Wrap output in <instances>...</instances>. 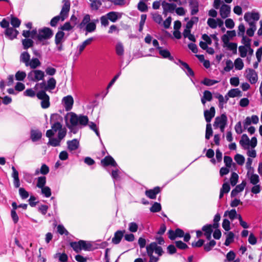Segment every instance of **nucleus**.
<instances>
[{
  "instance_id": "1",
  "label": "nucleus",
  "mask_w": 262,
  "mask_h": 262,
  "mask_svg": "<svg viewBox=\"0 0 262 262\" xmlns=\"http://www.w3.org/2000/svg\"><path fill=\"white\" fill-rule=\"evenodd\" d=\"M67 125L69 128L72 129L73 127L80 125L85 126L89 123V118L86 116L77 115L71 112L66 117Z\"/></svg>"
},
{
  "instance_id": "2",
  "label": "nucleus",
  "mask_w": 262,
  "mask_h": 262,
  "mask_svg": "<svg viewBox=\"0 0 262 262\" xmlns=\"http://www.w3.org/2000/svg\"><path fill=\"white\" fill-rule=\"evenodd\" d=\"M63 5L60 13V15L53 17L51 21L50 25L52 27L56 26L60 19L63 21L68 16L70 9V2L69 0H63Z\"/></svg>"
},
{
  "instance_id": "3",
  "label": "nucleus",
  "mask_w": 262,
  "mask_h": 262,
  "mask_svg": "<svg viewBox=\"0 0 262 262\" xmlns=\"http://www.w3.org/2000/svg\"><path fill=\"white\" fill-rule=\"evenodd\" d=\"M45 75L43 71L40 70H33L28 74V79L29 81L37 82L44 80Z\"/></svg>"
},
{
  "instance_id": "4",
  "label": "nucleus",
  "mask_w": 262,
  "mask_h": 262,
  "mask_svg": "<svg viewBox=\"0 0 262 262\" xmlns=\"http://www.w3.org/2000/svg\"><path fill=\"white\" fill-rule=\"evenodd\" d=\"M36 96L41 100V106L43 108H47L50 106V97L44 91H38Z\"/></svg>"
},
{
  "instance_id": "5",
  "label": "nucleus",
  "mask_w": 262,
  "mask_h": 262,
  "mask_svg": "<svg viewBox=\"0 0 262 262\" xmlns=\"http://www.w3.org/2000/svg\"><path fill=\"white\" fill-rule=\"evenodd\" d=\"M52 31L49 28H44L38 30V33L37 36V39L40 41L50 38L53 35Z\"/></svg>"
},
{
  "instance_id": "6",
  "label": "nucleus",
  "mask_w": 262,
  "mask_h": 262,
  "mask_svg": "<svg viewBox=\"0 0 262 262\" xmlns=\"http://www.w3.org/2000/svg\"><path fill=\"white\" fill-rule=\"evenodd\" d=\"M259 13L256 12H246L244 15V19L249 25H256V22L259 19Z\"/></svg>"
},
{
  "instance_id": "7",
  "label": "nucleus",
  "mask_w": 262,
  "mask_h": 262,
  "mask_svg": "<svg viewBox=\"0 0 262 262\" xmlns=\"http://www.w3.org/2000/svg\"><path fill=\"white\" fill-rule=\"evenodd\" d=\"M245 77L251 84L255 83L258 80L257 73L254 70L250 68L246 70Z\"/></svg>"
},
{
  "instance_id": "8",
  "label": "nucleus",
  "mask_w": 262,
  "mask_h": 262,
  "mask_svg": "<svg viewBox=\"0 0 262 262\" xmlns=\"http://www.w3.org/2000/svg\"><path fill=\"white\" fill-rule=\"evenodd\" d=\"M146 249L150 251L151 250L152 253H154V251H155V253L159 256L162 255L164 253L162 247L158 246L157 243L156 242H152L150 244L148 245L146 247Z\"/></svg>"
},
{
  "instance_id": "9",
  "label": "nucleus",
  "mask_w": 262,
  "mask_h": 262,
  "mask_svg": "<svg viewBox=\"0 0 262 262\" xmlns=\"http://www.w3.org/2000/svg\"><path fill=\"white\" fill-rule=\"evenodd\" d=\"M163 9V14L166 15L168 12H173L176 8V5L173 3H168L165 1H163L161 4Z\"/></svg>"
},
{
  "instance_id": "10",
  "label": "nucleus",
  "mask_w": 262,
  "mask_h": 262,
  "mask_svg": "<svg viewBox=\"0 0 262 262\" xmlns=\"http://www.w3.org/2000/svg\"><path fill=\"white\" fill-rule=\"evenodd\" d=\"M227 123V117L225 114H223L215 118L213 126L215 127H218L221 126L226 125Z\"/></svg>"
},
{
  "instance_id": "11",
  "label": "nucleus",
  "mask_w": 262,
  "mask_h": 262,
  "mask_svg": "<svg viewBox=\"0 0 262 262\" xmlns=\"http://www.w3.org/2000/svg\"><path fill=\"white\" fill-rule=\"evenodd\" d=\"M231 8L229 6L223 4L220 8V14L222 18L228 17L230 13Z\"/></svg>"
},
{
  "instance_id": "12",
  "label": "nucleus",
  "mask_w": 262,
  "mask_h": 262,
  "mask_svg": "<svg viewBox=\"0 0 262 262\" xmlns=\"http://www.w3.org/2000/svg\"><path fill=\"white\" fill-rule=\"evenodd\" d=\"M62 102L64 104L66 110L70 111L72 108L74 100L71 96L69 95L62 99Z\"/></svg>"
},
{
  "instance_id": "13",
  "label": "nucleus",
  "mask_w": 262,
  "mask_h": 262,
  "mask_svg": "<svg viewBox=\"0 0 262 262\" xmlns=\"http://www.w3.org/2000/svg\"><path fill=\"white\" fill-rule=\"evenodd\" d=\"M215 114V108L211 106L209 110L204 111V114L206 121L209 123L212 119L214 117Z\"/></svg>"
},
{
  "instance_id": "14",
  "label": "nucleus",
  "mask_w": 262,
  "mask_h": 262,
  "mask_svg": "<svg viewBox=\"0 0 262 262\" xmlns=\"http://www.w3.org/2000/svg\"><path fill=\"white\" fill-rule=\"evenodd\" d=\"M101 164L103 166L111 165L114 167H117V164L114 159L111 156H106L101 161Z\"/></svg>"
},
{
  "instance_id": "15",
  "label": "nucleus",
  "mask_w": 262,
  "mask_h": 262,
  "mask_svg": "<svg viewBox=\"0 0 262 262\" xmlns=\"http://www.w3.org/2000/svg\"><path fill=\"white\" fill-rule=\"evenodd\" d=\"M161 191V188L159 187H156L152 189H149L145 191L146 195L151 199H155L156 198L157 194L160 193Z\"/></svg>"
},
{
  "instance_id": "16",
  "label": "nucleus",
  "mask_w": 262,
  "mask_h": 262,
  "mask_svg": "<svg viewBox=\"0 0 262 262\" xmlns=\"http://www.w3.org/2000/svg\"><path fill=\"white\" fill-rule=\"evenodd\" d=\"M213 228V226L211 224L205 225L202 228V230L204 232V235L208 240L211 239Z\"/></svg>"
},
{
  "instance_id": "17",
  "label": "nucleus",
  "mask_w": 262,
  "mask_h": 262,
  "mask_svg": "<svg viewBox=\"0 0 262 262\" xmlns=\"http://www.w3.org/2000/svg\"><path fill=\"white\" fill-rule=\"evenodd\" d=\"M68 148L70 151L75 150L79 147V142L77 139H74L67 142Z\"/></svg>"
},
{
  "instance_id": "18",
  "label": "nucleus",
  "mask_w": 262,
  "mask_h": 262,
  "mask_svg": "<svg viewBox=\"0 0 262 262\" xmlns=\"http://www.w3.org/2000/svg\"><path fill=\"white\" fill-rule=\"evenodd\" d=\"M239 144L242 147L245 149L249 148L250 145V139L247 135L244 134L242 135Z\"/></svg>"
},
{
  "instance_id": "19",
  "label": "nucleus",
  "mask_w": 262,
  "mask_h": 262,
  "mask_svg": "<svg viewBox=\"0 0 262 262\" xmlns=\"http://www.w3.org/2000/svg\"><path fill=\"white\" fill-rule=\"evenodd\" d=\"M212 93L207 90L203 92V96L201 98V102L203 105H205L207 101H211L212 99Z\"/></svg>"
},
{
  "instance_id": "20",
  "label": "nucleus",
  "mask_w": 262,
  "mask_h": 262,
  "mask_svg": "<svg viewBox=\"0 0 262 262\" xmlns=\"http://www.w3.org/2000/svg\"><path fill=\"white\" fill-rule=\"evenodd\" d=\"M125 232V231H117L114 235V236L112 238V242L115 244H119Z\"/></svg>"
},
{
  "instance_id": "21",
  "label": "nucleus",
  "mask_w": 262,
  "mask_h": 262,
  "mask_svg": "<svg viewBox=\"0 0 262 262\" xmlns=\"http://www.w3.org/2000/svg\"><path fill=\"white\" fill-rule=\"evenodd\" d=\"M41 62L37 58H33L30 60L26 67H30L31 69L35 70L37 67L40 66Z\"/></svg>"
},
{
  "instance_id": "22",
  "label": "nucleus",
  "mask_w": 262,
  "mask_h": 262,
  "mask_svg": "<svg viewBox=\"0 0 262 262\" xmlns=\"http://www.w3.org/2000/svg\"><path fill=\"white\" fill-rule=\"evenodd\" d=\"M18 34V31L13 28H8L5 31L6 35L11 39L15 38Z\"/></svg>"
},
{
  "instance_id": "23",
  "label": "nucleus",
  "mask_w": 262,
  "mask_h": 262,
  "mask_svg": "<svg viewBox=\"0 0 262 262\" xmlns=\"http://www.w3.org/2000/svg\"><path fill=\"white\" fill-rule=\"evenodd\" d=\"M90 7L91 10L97 11L102 5V3L100 0H89Z\"/></svg>"
},
{
  "instance_id": "24",
  "label": "nucleus",
  "mask_w": 262,
  "mask_h": 262,
  "mask_svg": "<svg viewBox=\"0 0 262 262\" xmlns=\"http://www.w3.org/2000/svg\"><path fill=\"white\" fill-rule=\"evenodd\" d=\"M42 137V133L40 131L38 130H31V139L33 142L37 141L41 139Z\"/></svg>"
},
{
  "instance_id": "25",
  "label": "nucleus",
  "mask_w": 262,
  "mask_h": 262,
  "mask_svg": "<svg viewBox=\"0 0 262 262\" xmlns=\"http://www.w3.org/2000/svg\"><path fill=\"white\" fill-rule=\"evenodd\" d=\"M247 176L249 179L250 182L252 185L258 184L259 182V176L254 173H250L249 172L247 173Z\"/></svg>"
},
{
  "instance_id": "26",
  "label": "nucleus",
  "mask_w": 262,
  "mask_h": 262,
  "mask_svg": "<svg viewBox=\"0 0 262 262\" xmlns=\"http://www.w3.org/2000/svg\"><path fill=\"white\" fill-rule=\"evenodd\" d=\"M106 16L108 17L109 20L115 23L119 18L121 17V15L119 13L117 12L112 11L106 14Z\"/></svg>"
},
{
  "instance_id": "27",
  "label": "nucleus",
  "mask_w": 262,
  "mask_h": 262,
  "mask_svg": "<svg viewBox=\"0 0 262 262\" xmlns=\"http://www.w3.org/2000/svg\"><path fill=\"white\" fill-rule=\"evenodd\" d=\"M30 60V55L27 52H23L20 56V61L26 66Z\"/></svg>"
},
{
  "instance_id": "28",
  "label": "nucleus",
  "mask_w": 262,
  "mask_h": 262,
  "mask_svg": "<svg viewBox=\"0 0 262 262\" xmlns=\"http://www.w3.org/2000/svg\"><path fill=\"white\" fill-rule=\"evenodd\" d=\"M34 89L36 91H44L45 92L46 91H48L47 83L45 82L37 83L34 86Z\"/></svg>"
},
{
  "instance_id": "29",
  "label": "nucleus",
  "mask_w": 262,
  "mask_h": 262,
  "mask_svg": "<svg viewBox=\"0 0 262 262\" xmlns=\"http://www.w3.org/2000/svg\"><path fill=\"white\" fill-rule=\"evenodd\" d=\"M228 95L229 97H235L238 96H241V92L238 89H233L230 90L228 92Z\"/></svg>"
},
{
  "instance_id": "30",
  "label": "nucleus",
  "mask_w": 262,
  "mask_h": 262,
  "mask_svg": "<svg viewBox=\"0 0 262 262\" xmlns=\"http://www.w3.org/2000/svg\"><path fill=\"white\" fill-rule=\"evenodd\" d=\"M234 66L235 67V69L237 70H241L244 68V62L243 60L240 58H237L236 59L234 62Z\"/></svg>"
},
{
  "instance_id": "31",
  "label": "nucleus",
  "mask_w": 262,
  "mask_h": 262,
  "mask_svg": "<svg viewBox=\"0 0 262 262\" xmlns=\"http://www.w3.org/2000/svg\"><path fill=\"white\" fill-rule=\"evenodd\" d=\"M64 35V32L62 31H58L55 35V42L57 45L61 43Z\"/></svg>"
},
{
  "instance_id": "32",
  "label": "nucleus",
  "mask_w": 262,
  "mask_h": 262,
  "mask_svg": "<svg viewBox=\"0 0 262 262\" xmlns=\"http://www.w3.org/2000/svg\"><path fill=\"white\" fill-rule=\"evenodd\" d=\"M224 47H226L229 50L232 51L233 54L237 53V45L236 43L230 42Z\"/></svg>"
},
{
  "instance_id": "33",
  "label": "nucleus",
  "mask_w": 262,
  "mask_h": 262,
  "mask_svg": "<svg viewBox=\"0 0 262 262\" xmlns=\"http://www.w3.org/2000/svg\"><path fill=\"white\" fill-rule=\"evenodd\" d=\"M36 186L39 188H42L45 186L46 183V178L44 176L39 177L37 178Z\"/></svg>"
},
{
  "instance_id": "34",
  "label": "nucleus",
  "mask_w": 262,
  "mask_h": 262,
  "mask_svg": "<svg viewBox=\"0 0 262 262\" xmlns=\"http://www.w3.org/2000/svg\"><path fill=\"white\" fill-rule=\"evenodd\" d=\"M159 54L163 58H168L170 60H173V57L171 56L170 52L167 50H162V48L159 49Z\"/></svg>"
},
{
  "instance_id": "35",
  "label": "nucleus",
  "mask_w": 262,
  "mask_h": 262,
  "mask_svg": "<svg viewBox=\"0 0 262 262\" xmlns=\"http://www.w3.org/2000/svg\"><path fill=\"white\" fill-rule=\"evenodd\" d=\"M56 80L53 77L50 78L47 81V83L48 90H54L56 86Z\"/></svg>"
},
{
  "instance_id": "36",
  "label": "nucleus",
  "mask_w": 262,
  "mask_h": 262,
  "mask_svg": "<svg viewBox=\"0 0 262 262\" xmlns=\"http://www.w3.org/2000/svg\"><path fill=\"white\" fill-rule=\"evenodd\" d=\"M81 251L84 250L85 251L90 250L92 245L90 243H88L84 241H80Z\"/></svg>"
},
{
  "instance_id": "37",
  "label": "nucleus",
  "mask_w": 262,
  "mask_h": 262,
  "mask_svg": "<svg viewBox=\"0 0 262 262\" xmlns=\"http://www.w3.org/2000/svg\"><path fill=\"white\" fill-rule=\"evenodd\" d=\"M116 53L119 56H123L124 54V47L122 43L118 42L116 46Z\"/></svg>"
},
{
  "instance_id": "38",
  "label": "nucleus",
  "mask_w": 262,
  "mask_h": 262,
  "mask_svg": "<svg viewBox=\"0 0 262 262\" xmlns=\"http://www.w3.org/2000/svg\"><path fill=\"white\" fill-rule=\"evenodd\" d=\"M213 131L210 123H207L206 125L205 138L207 140L209 139L211 136H212Z\"/></svg>"
},
{
  "instance_id": "39",
  "label": "nucleus",
  "mask_w": 262,
  "mask_h": 262,
  "mask_svg": "<svg viewBox=\"0 0 262 262\" xmlns=\"http://www.w3.org/2000/svg\"><path fill=\"white\" fill-rule=\"evenodd\" d=\"M234 235L232 232H229L227 233L226 239L225 242L226 246H229L233 241Z\"/></svg>"
},
{
  "instance_id": "40",
  "label": "nucleus",
  "mask_w": 262,
  "mask_h": 262,
  "mask_svg": "<svg viewBox=\"0 0 262 262\" xmlns=\"http://www.w3.org/2000/svg\"><path fill=\"white\" fill-rule=\"evenodd\" d=\"M152 18L155 22L158 24H161L163 21L162 16L158 13H154L151 14Z\"/></svg>"
},
{
  "instance_id": "41",
  "label": "nucleus",
  "mask_w": 262,
  "mask_h": 262,
  "mask_svg": "<svg viewBox=\"0 0 262 262\" xmlns=\"http://www.w3.org/2000/svg\"><path fill=\"white\" fill-rule=\"evenodd\" d=\"M234 159L236 162L239 165H243L245 160L244 157L240 154H236L234 156Z\"/></svg>"
},
{
  "instance_id": "42",
  "label": "nucleus",
  "mask_w": 262,
  "mask_h": 262,
  "mask_svg": "<svg viewBox=\"0 0 262 262\" xmlns=\"http://www.w3.org/2000/svg\"><path fill=\"white\" fill-rule=\"evenodd\" d=\"M26 77V73L25 72L18 71L15 74L16 80L18 81H23Z\"/></svg>"
},
{
  "instance_id": "43",
  "label": "nucleus",
  "mask_w": 262,
  "mask_h": 262,
  "mask_svg": "<svg viewBox=\"0 0 262 262\" xmlns=\"http://www.w3.org/2000/svg\"><path fill=\"white\" fill-rule=\"evenodd\" d=\"M228 215L229 217L231 220H233L235 218H236V216L237 215V214L236 213V211L235 209H232L230 211H226L224 213V216H226Z\"/></svg>"
},
{
  "instance_id": "44",
  "label": "nucleus",
  "mask_w": 262,
  "mask_h": 262,
  "mask_svg": "<svg viewBox=\"0 0 262 262\" xmlns=\"http://www.w3.org/2000/svg\"><path fill=\"white\" fill-rule=\"evenodd\" d=\"M23 45L25 49L31 47L33 45V41L31 39H25L22 40Z\"/></svg>"
},
{
  "instance_id": "45",
  "label": "nucleus",
  "mask_w": 262,
  "mask_h": 262,
  "mask_svg": "<svg viewBox=\"0 0 262 262\" xmlns=\"http://www.w3.org/2000/svg\"><path fill=\"white\" fill-rule=\"evenodd\" d=\"M238 179V176L235 172H232L231 174V178L230 179V184L232 186H235L237 183Z\"/></svg>"
},
{
  "instance_id": "46",
  "label": "nucleus",
  "mask_w": 262,
  "mask_h": 262,
  "mask_svg": "<svg viewBox=\"0 0 262 262\" xmlns=\"http://www.w3.org/2000/svg\"><path fill=\"white\" fill-rule=\"evenodd\" d=\"M161 210V206L160 203L155 202L150 208L152 212H158Z\"/></svg>"
},
{
  "instance_id": "47",
  "label": "nucleus",
  "mask_w": 262,
  "mask_h": 262,
  "mask_svg": "<svg viewBox=\"0 0 262 262\" xmlns=\"http://www.w3.org/2000/svg\"><path fill=\"white\" fill-rule=\"evenodd\" d=\"M234 67V63L230 59H228L226 61V66L224 67V71L226 72H229Z\"/></svg>"
},
{
  "instance_id": "48",
  "label": "nucleus",
  "mask_w": 262,
  "mask_h": 262,
  "mask_svg": "<svg viewBox=\"0 0 262 262\" xmlns=\"http://www.w3.org/2000/svg\"><path fill=\"white\" fill-rule=\"evenodd\" d=\"M238 51L240 53V56L242 57H245L248 52V48L246 46H241L238 48Z\"/></svg>"
},
{
  "instance_id": "49",
  "label": "nucleus",
  "mask_w": 262,
  "mask_h": 262,
  "mask_svg": "<svg viewBox=\"0 0 262 262\" xmlns=\"http://www.w3.org/2000/svg\"><path fill=\"white\" fill-rule=\"evenodd\" d=\"M216 245V242L214 240L210 241L204 245V248L206 251H209Z\"/></svg>"
},
{
  "instance_id": "50",
  "label": "nucleus",
  "mask_w": 262,
  "mask_h": 262,
  "mask_svg": "<svg viewBox=\"0 0 262 262\" xmlns=\"http://www.w3.org/2000/svg\"><path fill=\"white\" fill-rule=\"evenodd\" d=\"M207 25L212 29H215L217 27V19L209 18L207 20Z\"/></svg>"
},
{
  "instance_id": "51",
  "label": "nucleus",
  "mask_w": 262,
  "mask_h": 262,
  "mask_svg": "<svg viewBox=\"0 0 262 262\" xmlns=\"http://www.w3.org/2000/svg\"><path fill=\"white\" fill-rule=\"evenodd\" d=\"M54 257L55 258H58L59 260L61 262H66L68 260V256L65 253H56Z\"/></svg>"
},
{
  "instance_id": "52",
  "label": "nucleus",
  "mask_w": 262,
  "mask_h": 262,
  "mask_svg": "<svg viewBox=\"0 0 262 262\" xmlns=\"http://www.w3.org/2000/svg\"><path fill=\"white\" fill-rule=\"evenodd\" d=\"M250 26V28L247 30V34L250 37L253 36L254 33L256 30V25H249Z\"/></svg>"
},
{
  "instance_id": "53",
  "label": "nucleus",
  "mask_w": 262,
  "mask_h": 262,
  "mask_svg": "<svg viewBox=\"0 0 262 262\" xmlns=\"http://www.w3.org/2000/svg\"><path fill=\"white\" fill-rule=\"evenodd\" d=\"M96 28V24L93 22H91L86 25L85 30L88 32H92L94 31Z\"/></svg>"
},
{
  "instance_id": "54",
  "label": "nucleus",
  "mask_w": 262,
  "mask_h": 262,
  "mask_svg": "<svg viewBox=\"0 0 262 262\" xmlns=\"http://www.w3.org/2000/svg\"><path fill=\"white\" fill-rule=\"evenodd\" d=\"M41 189V193L47 198H49L51 195V190L49 187L45 186Z\"/></svg>"
},
{
  "instance_id": "55",
  "label": "nucleus",
  "mask_w": 262,
  "mask_h": 262,
  "mask_svg": "<svg viewBox=\"0 0 262 262\" xmlns=\"http://www.w3.org/2000/svg\"><path fill=\"white\" fill-rule=\"evenodd\" d=\"M235 257V253L233 251H229L226 255V260H225V262L228 261H233L234 260Z\"/></svg>"
},
{
  "instance_id": "56",
  "label": "nucleus",
  "mask_w": 262,
  "mask_h": 262,
  "mask_svg": "<svg viewBox=\"0 0 262 262\" xmlns=\"http://www.w3.org/2000/svg\"><path fill=\"white\" fill-rule=\"evenodd\" d=\"M70 245L77 253H79L81 251L80 241L78 242H72Z\"/></svg>"
},
{
  "instance_id": "57",
  "label": "nucleus",
  "mask_w": 262,
  "mask_h": 262,
  "mask_svg": "<svg viewBox=\"0 0 262 262\" xmlns=\"http://www.w3.org/2000/svg\"><path fill=\"white\" fill-rule=\"evenodd\" d=\"M218 81L215 80H212L208 78H205L203 81H202V83L207 86H211L216 83Z\"/></svg>"
},
{
  "instance_id": "58",
  "label": "nucleus",
  "mask_w": 262,
  "mask_h": 262,
  "mask_svg": "<svg viewBox=\"0 0 262 262\" xmlns=\"http://www.w3.org/2000/svg\"><path fill=\"white\" fill-rule=\"evenodd\" d=\"M90 16L89 14H87L84 16L83 17L81 23L79 25V27L80 28H82L85 25H87L90 23Z\"/></svg>"
},
{
  "instance_id": "59",
  "label": "nucleus",
  "mask_w": 262,
  "mask_h": 262,
  "mask_svg": "<svg viewBox=\"0 0 262 262\" xmlns=\"http://www.w3.org/2000/svg\"><path fill=\"white\" fill-rule=\"evenodd\" d=\"M60 140L59 139L56 138H50L48 142V144H50L53 146H57L60 145Z\"/></svg>"
},
{
  "instance_id": "60",
  "label": "nucleus",
  "mask_w": 262,
  "mask_h": 262,
  "mask_svg": "<svg viewBox=\"0 0 262 262\" xmlns=\"http://www.w3.org/2000/svg\"><path fill=\"white\" fill-rule=\"evenodd\" d=\"M51 129L55 132H59L60 129H61L62 127V125L60 123L58 122H56L54 123L51 126Z\"/></svg>"
},
{
  "instance_id": "61",
  "label": "nucleus",
  "mask_w": 262,
  "mask_h": 262,
  "mask_svg": "<svg viewBox=\"0 0 262 262\" xmlns=\"http://www.w3.org/2000/svg\"><path fill=\"white\" fill-rule=\"evenodd\" d=\"M146 252L148 256L149 257V262H157L159 260V258L156 257L153 255V253L151 251V250H146Z\"/></svg>"
},
{
  "instance_id": "62",
  "label": "nucleus",
  "mask_w": 262,
  "mask_h": 262,
  "mask_svg": "<svg viewBox=\"0 0 262 262\" xmlns=\"http://www.w3.org/2000/svg\"><path fill=\"white\" fill-rule=\"evenodd\" d=\"M138 8L141 12H145L147 10L146 4L143 1H140L138 4Z\"/></svg>"
},
{
  "instance_id": "63",
  "label": "nucleus",
  "mask_w": 262,
  "mask_h": 262,
  "mask_svg": "<svg viewBox=\"0 0 262 262\" xmlns=\"http://www.w3.org/2000/svg\"><path fill=\"white\" fill-rule=\"evenodd\" d=\"M11 24L14 28L18 27L20 24V20L17 17H12L11 19Z\"/></svg>"
},
{
  "instance_id": "64",
  "label": "nucleus",
  "mask_w": 262,
  "mask_h": 262,
  "mask_svg": "<svg viewBox=\"0 0 262 262\" xmlns=\"http://www.w3.org/2000/svg\"><path fill=\"white\" fill-rule=\"evenodd\" d=\"M224 161L226 167L228 168H230L231 167L232 159L230 157L225 156L224 158Z\"/></svg>"
}]
</instances>
